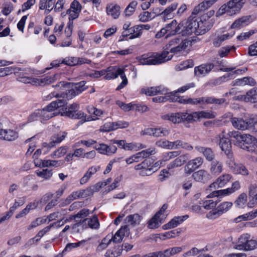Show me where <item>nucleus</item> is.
Masks as SVG:
<instances>
[{
	"label": "nucleus",
	"mask_w": 257,
	"mask_h": 257,
	"mask_svg": "<svg viewBox=\"0 0 257 257\" xmlns=\"http://www.w3.org/2000/svg\"><path fill=\"white\" fill-rule=\"evenodd\" d=\"M240 188L239 182L236 181L232 184L230 187L224 189L211 191L212 192L207 196L208 198H211V199L201 201L200 202V205L206 210L213 209L220 201V198L229 196Z\"/></svg>",
	"instance_id": "1"
},
{
	"label": "nucleus",
	"mask_w": 257,
	"mask_h": 257,
	"mask_svg": "<svg viewBox=\"0 0 257 257\" xmlns=\"http://www.w3.org/2000/svg\"><path fill=\"white\" fill-rule=\"evenodd\" d=\"M169 51H164L155 55H143L139 59V62L142 65H159L171 60L172 55H169Z\"/></svg>",
	"instance_id": "2"
},
{
	"label": "nucleus",
	"mask_w": 257,
	"mask_h": 257,
	"mask_svg": "<svg viewBox=\"0 0 257 257\" xmlns=\"http://www.w3.org/2000/svg\"><path fill=\"white\" fill-rule=\"evenodd\" d=\"M228 135L230 138L235 139L243 149H246L248 151H254L250 148V145L257 143V140L252 136L249 134H241L240 132L236 131L229 132Z\"/></svg>",
	"instance_id": "3"
},
{
	"label": "nucleus",
	"mask_w": 257,
	"mask_h": 257,
	"mask_svg": "<svg viewBox=\"0 0 257 257\" xmlns=\"http://www.w3.org/2000/svg\"><path fill=\"white\" fill-rule=\"evenodd\" d=\"M79 104L75 103H73L65 108L62 115L67 116L72 119H81L82 122L81 123L85 121L95 120L97 119V118H94L91 116H87L83 111H79Z\"/></svg>",
	"instance_id": "4"
},
{
	"label": "nucleus",
	"mask_w": 257,
	"mask_h": 257,
	"mask_svg": "<svg viewBox=\"0 0 257 257\" xmlns=\"http://www.w3.org/2000/svg\"><path fill=\"white\" fill-rule=\"evenodd\" d=\"M245 0H230L222 5L217 12L218 15L226 14L233 16L238 13L245 3Z\"/></svg>",
	"instance_id": "5"
},
{
	"label": "nucleus",
	"mask_w": 257,
	"mask_h": 257,
	"mask_svg": "<svg viewBox=\"0 0 257 257\" xmlns=\"http://www.w3.org/2000/svg\"><path fill=\"white\" fill-rule=\"evenodd\" d=\"M106 71L107 73L104 77L106 80L115 79L118 76H120L122 79V81L117 87L116 90H120L127 84L128 81L124 74V68H120L117 66H110L106 69Z\"/></svg>",
	"instance_id": "6"
},
{
	"label": "nucleus",
	"mask_w": 257,
	"mask_h": 257,
	"mask_svg": "<svg viewBox=\"0 0 257 257\" xmlns=\"http://www.w3.org/2000/svg\"><path fill=\"white\" fill-rule=\"evenodd\" d=\"M183 27V23L178 24L176 20H173L170 23L166 25L165 28H162L156 34V38H160L167 34L166 38L174 36L178 34L182 35V31Z\"/></svg>",
	"instance_id": "7"
},
{
	"label": "nucleus",
	"mask_w": 257,
	"mask_h": 257,
	"mask_svg": "<svg viewBox=\"0 0 257 257\" xmlns=\"http://www.w3.org/2000/svg\"><path fill=\"white\" fill-rule=\"evenodd\" d=\"M65 104L64 100L57 99L52 101L42 109H39L41 120H47L56 115L54 112L58 108L63 106Z\"/></svg>",
	"instance_id": "8"
},
{
	"label": "nucleus",
	"mask_w": 257,
	"mask_h": 257,
	"mask_svg": "<svg viewBox=\"0 0 257 257\" xmlns=\"http://www.w3.org/2000/svg\"><path fill=\"white\" fill-rule=\"evenodd\" d=\"M225 130L215 137V141L219 146L222 151L225 154L227 159H231L233 154L231 152V144L227 138L225 137Z\"/></svg>",
	"instance_id": "9"
},
{
	"label": "nucleus",
	"mask_w": 257,
	"mask_h": 257,
	"mask_svg": "<svg viewBox=\"0 0 257 257\" xmlns=\"http://www.w3.org/2000/svg\"><path fill=\"white\" fill-rule=\"evenodd\" d=\"M232 206V203L231 202H223L215 209L210 211L207 214V217L210 219H215L229 210Z\"/></svg>",
	"instance_id": "10"
},
{
	"label": "nucleus",
	"mask_w": 257,
	"mask_h": 257,
	"mask_svg": "<svg viewBox=\"0 0 257 257\" xmlns=\"http://www.w3.org/2000/svg\"><path fill=\"white\" fill-rule=\"evenodd\" d=\"M232 178V176L231 174H223L218 177L214 182L209 186L208 189L210 191H214L216 189L223 188L227 185Z\"/></svg>",
	"instance_id": "11"
},
{
	"label": "nucleus",
	"mask_w": 257,
	"mask_h": 257,
	"mask_svg": "<svg viewBox=\"0 0 257 257\" xmlns=\"http://www.w3.org/2000/svg\"><path fill=\"white\" fill-rule=\"evenodd\" d=\"M225 162L226 165L234 174L243 175L248 174V171L246 168L242 164L236 163L233 156L231 159H227Z\"/></svg>",
	"instance_id": "12"
},
{
	"label": "nucleus",
	"mask_w": 257,
	"mask_h": 257,
	"mask_svg": "<svg viewBox=\"0 0 257 257\" xmlns=\"http://www.w3.org/2000/svg\"><path fill=\"white\" fill-rule=\"evenodd\" d=\"M200 24L196 20H188L185 23H183V27L182 31V36L189 35L192 33L197 34L198 33L197 29L199 28Z\"/></svg>",
	"instance_id": "13"
},
{
	"label": "nucleus",
	"mask_w": 257,
	"mask_h": 257,
	"mask_svg": "<svg viewBox=\"0 0 257 257\" xmlns=\"http://www.w3.org/2000/svg\"><path fill=\"white\" fill-rule=\"evenodd\" d=\"M184 115L183 121L185 120L189 122L196 121L201 118H210L214 117L212 114L204 111L194 112L189 114L184 112Z\"/></svg>",
	"instance_id": "14"
},
{
	"label": "nucleus",
	"mask_w": 257,
	"mask_h": 257,
	"mask_svg": "<svg viewBox=\"0 0 257 257\" xmlns=\"http://www.w3.org/2000/svg\"><path fill=\"white\" fill-rule=\"evenodd\" d=\"M204 160L201 157H197L189 161L184 167L186 174L190 175L195 170L200 168L203 164Z\"/></svg>",
	"instance_id": "15"
},
{
	"label": "nucleus",
	"mask_w": 257,
	"mask_h": 257,
	"mask_svg": "<svg viewBox=\"0 0 257 257\" xmlns=\"http://www.w3.org/2000/svg\"><path fill=\"white\" fill-rule=\"evenodd\" d=\"M98 152L102 155L111 156L115 154L117 151V148L113 145H107L101 143L96 145L93 147Z\"/></svg>",
	"instance_id": "16"
},
{
	"label": "nucleus",
	"mask_w": 257,
	"mask_h": 257,
	"mask_svg": "<svg viewBox=\"0 0 257 257\" xmlns=\"http://www.w3.org/2000/svg\"><path fill=\"white\" fill-rule=\"evenodd\" d=\"M142 93L149 96H153L161 94H167L168 89L162 86L157 87H144L141 89Z\"/></svg>",
	"instance_id": "17"
},
{
	"label": "nucleus",
	"mask_w": 257,
	"mask_h": 257,
	"mask_svg": "<svg viewBox=\"0 0 257 257\" xmlns=\"http://www.w3.org/2000/svg\"><path fill=\"white\" fill-rule=\"evenodd\" d=\"M0 123V139L7 141H13L16 140L18 137V133L11 129H2Z\"/></svg>",
	"instance_id": "18"
},
{
	"label": "nucleus",
	"mask_w": 257,
	"mask_h": 257,
	"mask_svg": "<svg viewBox=\"0 0 257 257\" xmlns=\"http://www.w3.org/2000/svg\"><path fill=\"white\" fill-rule=\"evenodd\" d=\"M130 233V229L127 225L122 226L114 235L111 234L112 242L114 243L120 242L124 236H128Z\"/></svg>",
	"instance_id": "19"
},
{
	"label": "nucleus",
	"mask_w": 257,
	"mask_h": 257,
	"mask_svg": "<svg viewBox=\"0 0 257 257\" xmlns=\"http://www.w3.org/2000/svg\"><path fill=\"white\" fill-rule=\"evenodd\" d=\"M214 68L212 63L203 64L194 68V74L196 76L200 77L205 76Z\"/></svg>",
	"instance_id": "20"
},
{
	"label": "nucleus",
	"mask_w": 257,
	"mask_h": 257,
	"mask_svg": "<svg viewBox=\"0 0 257 257\" xmlns=\"http://www.w3.org/2000/svg\"><path fill=\"white\" fill-rule=\"evenodd\" d=\"M192 177L195 181L203 183L207 182L210 178L209 173L203 169L193 172Z\"/></svg>",
	"instance_id": "21"
},
{
	"label": "nucleus",
	"mask_w": 257,
	"mask_h": 257,
	"mask_svg": "<svg viewBox=\"0 0 257 257\" xmlns=\"http://www.w3.org/2000/svg\"><path fill=\"white\" fill-rule=\"evenodd\" d=\"M230 121L233 126L238 130L244 131L251 126L249 121H246L241 118L232 117Z\"/></svg>",
	"instance_id": "22"
},
{
	"label": "nucleus",
	"mask_w": 257,
	"mask_h": 257,
	"mask_svg": "<svg viewBox=\"0 0 257 257\" xmlns=\"http://www.w3.org/2000/svg\"><path fill=\"white\" fill-rule=\"evenodd\" d=\"M82 223L88 224V227L92 229H97L99 226L98 217L96 215H94L92 218H86L82 221L80 220L78 222L73 225L72 228H74L76 226H79Z\"/></svg>",
	"instance_id": "23"
},
{
	"label": "nucleus",
	"mask_w": 257,
	"mask_h": 257,
	"mask_svg": "<svg viewBox=\"0 0 257 257\" xmlns=\"http://www.w3.org/2000/svg\"><path fill=\"white\" fill-rule=\"evenodd\" d=\"M237 97L238 99L245 102H257V88L250 89L246 93L245 95H239Z\"/></svg>",
	"instance_id": "24"
},
{
	"label": "nucleus",
	"mask_w": 257,
	"mask_h": 257,
	"mask_svg": "<svg viewBox=\"0 0 257 257\" xmlns=\"http://www.w3.org/2000/svg\"><path fill=\"white\" fill-rule=\"evenodd\" d=\"M184 112L169 113L162 116V118L168 120L174 123H179L183 121Z\"/></svg>",
	"instance_id": "25"
},
{
	"label": "nucleus",
	"mask_w": 257,
	"mask_h": 257,
	"mask_svg": "<svg viewBox=\"0 0 257 257\" xmlns=\"http://www.w3.org/2000/svg\"><path fill=\"white\" fill-rule=\"evenodd\" d=\"M195 149L202 154L207 161H212L214 160L215 154L210 148L197 146L195 147Z\"/></svg>",
	"instance_id": "26"
},
{
	"label": "nucleus",
	"mask_w": 257,
	"mask_h": 257,
	"mask_svg": "<svg viewBox=\"0 0 257 257\" xmlns=\"http://www.w3.org/2000/svg\"><path fill=\"white\" fill-rule=\"evenodd\" d=\"M223 165L222 162L217 160L211 161L209 166V171L211 175H219L223 171Z\"/></svg>",
	"instance_id": "27"
},
{
	"label": "nucleus",
	"mask_w": 257,
	"mask_h": 257,
	"mask_svg": "<svg viewBox=\"0 0 257 257\" xmlns=\"http://www.w3.org/2000/svg\"><path fill=\"white\" fill-rule=\"evenodd\" d=\"M189 217L188 215L177 216L172 219L168 223L163 226L164 229H168L177 226Z\"/></svg>",
	"instance_id": "28"
},
{
	"label": "nucleus",
	"mask_w": 257,
	"mask_h": 257,
	"mask_svg": "<svg viewBox=\"0 0 257 257\" xmlns=\"http://www.w3.org/2000/svg\"><path fill=\"white\" fill-rule=\"evenodd\" d=\"M188 159L187 154L182 155L176 158L174 161L170 162L167 167L168 170L173 169L182 166Z\"/></svg>",
	"instance_id": "29"
},
{
	"label": "nucleus",
	"mask_w": 257,
	"mask_h": 257,
	"mask_svg": "<svg viewBox=\"0 0 257 257\" xmlns=\"http://www.w3.org/2000/svg\"><path fill=\"white\" fill-rule=\"evenodd\" d=\"M100 167L99 166H93L89 168L87 172L85 173L84 176L81 178L80 183L81 184H84L87 183L90 178L97 172L99 171Z\"/></svg>",
	"instance_id": "30"
},
{
	"label": "nucleus",
	"mask_w": 257,
	"mask_h": 257,
	"mask_svg": "<svg viewBox=\"0 0 257 257\" xmlns=\"http://www.w3.org/2000/svg\"><path fill=\"white\" fill-rule=\"evenodd\" d=\"M141 32L139 30V28L137 25L131 27L128 30V31H123L122 33L121 37L123 39H121L120 40H123L125 37L130 36V39H133L134 38H139L141 36Z\"/></svg>",
	"instance_id": "31"
},
{
	"label": "nucleus",
	"mask_w": 257,
	"mask_h": 257,
	"mask_svg": "<svg viewBox=\"0 0 257 257\" xmlns=\"http://www.w3.org/2000/svg\"><path fill=\"white\" fill-rule=\"evenodd\" d=\"M232 83L233 86H244L245 85L254 86L256 84L255 80L251 77H244L241 79H237Z\"/></svg>",
	"instance_id": "32"
},
{
	"label": "nucleus",
	"mask_w": 257,
	"mask_h": 257,
	"mask_svg": "<svg viewBox=\"0 0 257 257\" xmlns=\"http://www.w3.org/2000/svg\"><path fill=\"white\" fill-rule=\"evenodd\" d=\"M55 0H40L39 9L45 10V13L49 14L53 9Z\"/></svg>",
	"instance_id": "33"
},
{
	"label": "nucleus",
	"mask_w": 257,
	"mask_h": 257,
	"mask_svg": "<svg viewBox=\"0 0 257 257\" xmlns=\"http://www.w3.org/2000/svg\"><path fill=\"white\" fill-rule=\"evenodd\" d=\"M234 32L228 33L215 37L212 41L213 46L215 47H219L224 41L228 40L233 36Z\"/></svg>",
	"instance_id": "34"
},
{
	"label": "nucleus",
	"mask_w": 257,
	"mask_h": 257,
	"mask_svg": "<svg viewBox=\"0 0 257 257\" xmlns=\"http://www.w3.org/2000/svg\"><path fill=\"white\" fill-rule=\"evenodd\" d=\"M178 6L177 3H173L163 11L162 18L164 21L171 19L174 17L173 12L175 11Z\"/></svg>",
	"instance_id": "35"
},
{
	"label": "nucleus",
	"mask_w": 257,
	"mask_h": 257,
	"mask_svg": "<svg viewBox=\"0 0 257 257\" xmlns=\"http://www.w3.org/2000/svg\"><path fill=\"white\" fill-rule=\"evenodd\" d=\"M67 133L65 132H60L58 134H55L51 138L50 142V147H54L57 145L60 144L66 138Z\"/></svg>",
	"instance_id": "36"
},
{
	"label": "nucleus",
	"mask_w": 257,
	"mask_h": 257,
	"mask_svg": "<svg viewBox=\"0 0 257 257\" xmlns=\"http://www.w3.org/2000/svg\"><path fill=\"white\" fill-rule=\"evenodd\" d=\"M250 16H244L235 20L231 25V28H240L250 23Z\"/></svg>",
	"instance_id": "37"
},
{
	"label": "nucleus",
	"mask_w": 257,
	"mask_h": 257,
	"mask_svg": "<svg viewBox=\"0 0 257 257\" xmlns=\"http://www.w3.org/2000/svg\"><path fill=\"white\" fill-rule=\"evenodd\" d=\"M120 9L118 5L110 4L106 7V12L107 15L112 16L114 19H117L120 15Z\"/></svg>",
	"instance_id": "38"
},
{
	"label": "nucleus",
	"mask_w": 257,
	"mask_h": 257,
	"mask_svg": "<svg viewBox=\"0 0 257 257\" xmlns=\"http://www.w3.org/2000/svg\"><path fill=\"white\" fill-rule=\"evenodd\" d=\"M163 216L160 217L158 214H155L154 217L148 222V227L150 229L158 228L162 223Z\"/></svg>",
	"instance_id": "39"
},
{
	"label": "nucleus",
	"mask_w": 257,
	"mask_h": 257,
	"mask_svg": "<svg viewBox=\"0 0 257 257\" xmlns=\"http://www.w3.org/2000/svg\"><path fill=\"white\" fill-rule=\"evenodd\" d=\"M250 238L248 233H244L240 236L238 238L237 244L236 245V248L239 250H243L245 245L246 244L248 240Z\"/></svg>",
	"instance_id": "40"
},
{
	"label": "nucleus",
	"mask_w": 257,
	"mask_h": 257,
	"mask_svg": "<svg viewBox=\"0 0 257 257\" xmlns=\"http://www.w3.org/2000/svg\"><path fill=\"white\" fill-rule=\"evenodd\" d=\"M141 220V216L137 213L129 215L125 218V221L133 226L139 224Z\"/></svg>",
	"instance_id": "41"
},
{
	"label": "nucleus",
	"mask_w": 257,
	"mask_h": 257,
	"mask_svg": "<svg viewBox=\"0 0 257 257\" xmlns=\"http://www.w3.org/2000/svg\"><path fill=\"white\" fill-rule=\"evenodd\" d=\"M121 251L122 248H120V246L117 245L107 250L105 255L106 257H117L121 254Z\"/></svg>",
	"instance_id": "42"
},
{
	"label": "nucleus",
	"mask_w": 257,
	"mask_h": 257,
	"mask_svg": "<svg viewBox=\"0 0 257 257\" xmlns=\"http://www.w3.org/2000/svg\"><path fill=\"white\" fill-rule=\"evenodd\" d=\"M56 75L46 76L40 79H37L36 80L37 83H39L40 85H45L54 82L56 80Z\"/></svg>",
	"instance_id": "43"
},
{
	"label": "nucleus",
	"mask_w": 257,
	"mask_h": 257,
	"mask_svg": "<svg viewBox=\"0 0 257 257\" xmlns=\"http://www.w3.org/2000/svg\"><path fill=\"white\" fill-rule=\"evenodd\" d=\"M67 150L68 147L67 146L61 147L53 152L51 154V157L53 159L59 158L66 154Z\"/></svg>",
	"instance_id": "44"
},
{
	"label": "nucleus",
	"mask_w": 257,
	"mask_h": 257,
	"mask_svg": "<svg viewBox=\"0 0 257 257\" xmlns=\"http://www.w3.org/2000/svg\"><path fill=\"white\" fill-rule=\"evenodd\" d=\"M78 95V93H76L75 90L73 87L71 85V88L70 90H68L66 92H63L61 94V97L63 99H66L67 100H70L73 98L74 97ZM65 101L66 100L64 99Z\"/></svg>",
	"instance_id": "45"
},
{
	"label": "nucleus",
	"mask_w": 257,
	"mask_h": 257,
	"mask_svg": "<svg viewBox=\"0 0 257 257\" xmlns=\"http://www.w3.org/2000/svg\"><path fill=\"white\" fill-rule=\"evenodd\" d=\"M85 84L86 82L85 81H82L78 83H72L71 85L79 95L87 89L88 87L85 86Z\"/></svg>",
	"instance_id": "46"
},
{
	"label": "nucleus",
	"mask_w": 257,
	"mask_h": 257,
	"mask_svg": "<svg viewBox=\"0 0 257 257\" xmlns=\"http://www.w3.org/2000/svg\"><path fill=\"white\" fill-rule=\"evenodd\" d=\"M182 250L181 247L169 248L163 251L164 257H170L180 252Z\"/></svg>",
	"instance_id": "47"
},
{
	"label": "nucleus",
	"mask_w": 257,
	"mask_h": 257,
	"mask_svg": "<svg viewBox=\"0 0 257 257\" xmlns=\"http://www.w3.org/2000/svg\"><path fill=\"white\" fill-rule=\"evenodd\" d=\"M137 5L138 3L135 1L131 2L124 10V13L125 16L126 17L132 16L135 12Z\"/></svg>",
	"instance_id": "48"
},
{
	"label": "nucleus",
	"mask_w": 257,
	"mask_h": 257,
	"mask_svg": "<svg viewBox=\"0 0 257 257\" xmlns=\"http://www.w3.org/2000/svg\"><path fill=\"white\" fill-rule=\"evenodd\" d=\"M170 130L164 127L154 128V136L156 137H166L169 135Z\"/></svg>",
	"instance_id": "49"
},
{
	"label": "nucleus",
	"mask_w": 257,
	"mask_h": 257,
	"mask_svg": "<svg viewBox=\"0 0 257 257\" xmlns=\"http://www.w3.org/2000/svg\"><path fill=\"white\" fill-rule=\"evenodd\" d=\"M63 163V161L61 160H46V161L43 162V167H58L62 166Z\"/></svg>",
	"instance_id": "50"
},
{
	"label": "nucleus",
	"mask_w": 257,
	"mask_h": 257,
	"mask_svg": "<svg viewBox=\"0 0 257 257\" xmlns=\"http://www.w3.org/2000/svg\"><path fill=\"white\" fill-rule=\"evenodd\" d=\"M17 80L24 83H36V80L31 77L27 76L25 74H20L17 78Z\"/></svg>",
	"instance_id": "51"
},
{
	"label": "nucleus",
	"mask_w": 257,
	"mask_h": 257,
	"mask_svg": "<svg viewBox=\"0 0 257 257\" xmlns=\"http://www.w3.org/2000/svg\"><path fill=\"white\" fill-rule=\"evenodd\" d=\"M247 202V195L245 193L240 194L235 201L236 206L239 208H243Z\"/></svg>",
	"instance_id": "52"
},
{
	"label": "nucleus",
	"mask_w": 257,
	"mask_h": 257,
	"mask_svg": "<svg viewBox=\"0 0 257 257\" xmlns=\"http://www.w3.org/2000/svg\"><path fill=\"white\" fill-rule=\"evenodd\" d=\"M226 101L224 98L217 99L214 97H205V104H216L221 105Z\"/></svg>",
	"instance_id": "53"
},
{
	"label": "nucleus",
	"mask_w": 257,
	"mask_h": 257,
	"mask_svg": "<svg viewBox=\"0 0 257 257\" xmlns=\"http://www.w3.org/2000/svg\"><path fill=\"white\" fill-rule=\"evenodd\" d=\"M47 221L46 218H37L35 220L32 221L31 223L28 226L27 229L28 230H30L32 229L37 227L38 226L45 223Z\"/></svg>",
	"instance_id": "54"
},
{
	"label": "nucleus",
	"mask_w": 257,
	"mask_h": 257,
	"mask_svg": "<svg viewBox=\"0 0 257 257\" xmlns=\"http://www.w3.org/2000/svg\"><path fill=\"white\" fill-rule=\"evenodd\" d=\"M180 155L179 151H172L165 153L164 154L162 160L164 162L168 161L171 159L175 158Z\"/></svg>",
	"instance_id": "55"
},
{
	"label": "nucleus",
	"mask_w": 257,
	"mask_h": 257,
	"mask_svg": "<svg viewBox=\"0 0 257 257\" xmlns=\"http://www.w3.org/2000/svg\"><path fill=\"white\" fill-rule=\"evenodd\" d=\"M80 13V12L73 11L71 9L67 10V13L68 15H69L68 24L69 27H70L71 25L72 26V21L78 17Z\"/></svg>",
	"instance_id": "56"
},
{
	"label": "nucleus",
	"mask_w": 257,
	"mask_h": 257,
	"mask_svg": "<svg viewBox=\"0 0 257 257\" xmlns=\"http://www.w3.org/2000/svg\"><path fill=\"white\" fill-rule=\"evenodd\" d=\"M36 173L38 176L46 180L50 179L53 175L52 170H49L47 169H43L41 171H37Z\"/></svg>",
	"instance_id": "57"
},
{
	"label": "nucleus",
	"mask_w": 257,
	"mask_h": 257,
	"mask_svg": "<svg viewBox=\"0 0 257 257\" xmlns=\"http://www.w3.org/2000/svg\"><path fill=\"white\" fill-rule=\"evenodd\" d=\"M188 42L186 40L182 41L180 44L178 46L173 47L170 49V52L174 53L176 52H179L182 50L186 49L188 46Z\"/></svg>",
	"instance_id": "58"
},
{
	"label": "nucleus",
	"mask_w": 257,
	"mask_h": 257,
	"mask_svg": "<svg viewBox=\"0 0 257 257\" xmlns=\"http://www.w3.org/2000/svg\"><path fill=\"white\" fill-rule=\"evenodd\" d=\"M205 97L195 98H187L188 104L192 105H204L205 104Z\"/></svg>",
	"instance_id": "59"
},
{
	"label": "nucleus",
	"mask_w": 257,
	"mask_h": 257,
	"mask_svg": "<svg viewBox=\"0 0 257 257\" xmlns=\"http://www.w3.org/2000/svg\"><path fill=\"white\" fill-rule=\"evenodd\" d=\"M142 156L140 152L131 156L125 160L126 163L128 164H131L134 162H138L142 160Z\"/></svg>",
	"instance_id": "60"
},
{
	"label": "nucleus",
	"mask_w": 257,
	"mask_h": 257,
	"mask_svg": "<svg viewBox=\"0 0 257 257\" xmlns=\"http://www.w3.org/2000/svg\"><path fill=\"white\" fill-rule=\"evenodd\" d=\"M249 195L252 197L253 201H257V185L251 184L249 187Z\"/></svg>",
	"instance_id": "61"
},
{
	"label": "nucleus",
	"mask_w": 257,
	"mask_h": 257,
	"mask_svg": "<svg viewBox=\"0 0 257 257\" xmlns=\"http://www.w3.org/2000/svg\"><path fill=\"white\" fill-rule=\"evenodd\" d=\"M112 124L113 127V130H116L118 128H126L129 125L128 122L121 120L115 122H112Z\"/></svg>",
	"instance_id": "62"
},
{
	"label": "nucleus",
	"mask_w": 257,
	"mask_h": 257,
	"mask_svg": "<svg viewBox=\"0 0 257 257\" xmlns=\"http://www.w3.org/2000/svg\"><path fill=\"white\" fill-rule=\"evenodd\" d=\"M142 159L147 158L152 155L156 153V149L154 147H151L148 149L143 150L140 152Z\"/></svg>",
	"instance_id": "63"
},
{
	"label": "nucleus",
	"mask_w": 257,
	"mask_h": 257,
	"mask_svg": "<svg viewBox=\"0 0 257 257\" xmlns=\"http://www.w3.org/2000/svg\"><path fill=\"white\" fill-rule=\"evenodd\" d=\"M257 248V241L249 239L243 249L244 250H252Z\"/></svg>",
	"instance_id": "64"
}]
</instances>
